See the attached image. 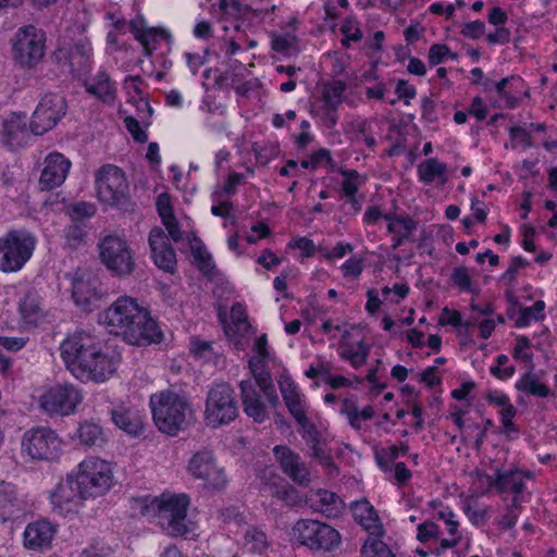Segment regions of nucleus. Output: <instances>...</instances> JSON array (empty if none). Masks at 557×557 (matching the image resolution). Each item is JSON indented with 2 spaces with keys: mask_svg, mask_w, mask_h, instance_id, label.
<instances>
[{
  "mask_svg": "<svg viewBox=\"0 0 557 557\" xmlns=\"http://www.w3.org/2000/svg\"><path fill=\"white\" fill-rule=\"evenodd\" d=\"M238 83L239 76L236 73L231 71H219L214 76L212 87H216L219 89L234 88L238 95L244 96L247 92V88L245 87V84L238 85Z\"/></svg>",
  "mask_w": 557,
  "mask_h": 557,
  "instance_id": "nucleus-51",
  "label": "nucleus"
},
{
  "mask_svg": "<svg viewBox=\"0 0 557 557\" xmlns=\"http://www.w3.org/2000/svg\"><path fill=\"white\" fill-rule=\"evenodd\" d=\"M532 343L527 335H517L512 349V358L517 361L531 362L533 354L530 351Z\"/></svg>",
  "mask_w": 557,
  "mask_h": 557,
  "instance_id": "nucleus-58",
  "label": "nucleus"
},
{
  "mask_svg": "<svg viewBox=\"0 0 557 557\" xmlns=\"http://www.w3.org/2000/svg\"><path fill=\"white\" fill-rule=\"evenodd\" d=\"M238 417L235 393L227 383H215L206 399L205 421L211 428L227 425Z\"/></svg>",
  "mask_w": 557,
  "mask_h": 557,
  "instance_id": "nucleus-8",
  "label": "nucleus"
},
{
  "mask_svg": "<svg viewBox=\"0 0 557 557\" xmlns=\"http://www.w3.org/2000/svg\"><path fill=\"white\" fill-rule=\"evenodd\" d=\"M86 224L73 223L64 230L66 245L77 248L85 243L87 237Z\"/></svg>",
  "mask_w": 557,
  "mask_h": 557,
  "instance_id": "nucleus-57",
  "label": "nucleus"
},
{
  "mask_svg": "<svg viewBox=\"0 0 557 557\" xmlns=\"http://www.w3.org/2000/svg\"><path fill=\"white\" fill-rule=\"evenodd\" d=\"M369 354V345L363 341H359L356 344L343 348L339 356L343 360L348 361L354 369H359L367 362Z\"/></svg>",
  "mask_w": 557,
  "mask_h": 557,
  "instance_id": "nucleus-45",
  "label": "nucleus"
},
{
  "mask_svg": "<svg viewBox=\"0 0 557 557\" xmlns=\"http://www.w3.org/2000/svg\"><path fill=\"white\" fill-rule=\"evenodd\" d=\"M341 191L344 197L355 196L358 194L362 182L360 181V173L354 169H342Z\"/></svg>",
  "mask_w": 557,
  "mask_h": 557,
  "instance_id": "nucleus-50",
  "label": "nucleus"
},
{
  "mask_svg": "<svg viewBox=\"0 0 557 557\" xmlns=\"http://www.w3.org/2000/svg\"><path fill=\"white\" fill-rule=\"evenodd\" d=\"M101 290L95 282L85 280H74L72 285V298L76 306L84 311L91 312L99 306Z\"/></svg>",
  "mask_w": 557,
  "mask_h": 557,
  "instance_id": "nucleus-34",
  "label": "nucleus"
},
{
  "mask_svg": "<svg viewBox=\"0 0 557 557\" xmlns=\"http://www.w3.org/2000/svg\"><path fill=\"white\" fill-rule=\"evenodd\" d=\"M148 243L156 267L166 273H174L177 263L176 252L163 228L152 227L149 232Z\"/></svg>",
  "mask_w": 557,
  "mask_h": 557,
  "instance_id": "nucleus-17",
  "label": "nucleus"
},
{
  "mask_svg": "<svg viewBox=\"0 0 557 557\" xmlns=\"http://www.w3.org/2000/svg\"><path fill=\"white\" fill-rule=\"evenodd\" d=\"M333 162L331 151L327 148H319L300 161V168L314 172L322 166L333 165Z\"/></svg>",
  "mask_w": 557,
  "mask_h": 557,
  "instance_id": "nucleus-49",
  "label": "nucleus"
},
{
  "mask_svg": "<svg viewBox=\"0 0 557 557\" xmlns=\"http://www.w3.org/2000/svg\"><path fill=\"white\" fill-rule=\"evenodd\" d=\"M111 414L113 423L125 433L133 436H138L143 433L144 422L141 418L131 409H113Z\"/></svg>",
  "mask_w": 557,
  "mask_h": 557,
  "instance_id": "nucleus-39",
  "label": "nucleus"
},
{
  "mask_svg": "<svg viewBox=\"0 0 557 557\" xmlns=\"http://www.w3.org/2000/svg\"><path fill=\"white\" fill-rule=\"evenodd\" d=\"M484 476L490 488H495L499 494L510 492L512 495H522L527 490L525 482L519 476V468L507 471L496 470L495 475L479 474Z\"/></svg>",
  "mask_w": 557,
  "mask_h": 557,
  "instance_id": "nucleus-31",
  "label": "nucleus"
},
{
  "mask_svg": "<svg viewBox=\"0 0 557 557\" xmlns=\"http://www.w3.org/2000/svg\"><path fill=\"white\" fill-rule=\"evenodd\" d=\"M458 55L446 44H433L429 48L428 62L430 66H437L446 60H457Z\"/></svg>",
  "mask_w": 557,
  "mask_h": 557,
  "instance_id": "nucleus-55",
  "label": "nucleus"
},
{
  "mask_svg": "<svg viewBox=\"0 0 557 557\" xmlns=\"http://www.w3.org/2000/svg\"><path fill=\"white\" fill-rule=\"evenodd\" d=\"M446 173L447 164L438 161L436 158L425 159L417 166L418 180L425 185L432 184L436 178L442 184H445L447 182Z\"/></svg>",
  "mask_w": 557,
  "mask_h": 557,
  "instance_id": "nucleus-38",
  "label": "nucleus"
},
{
  "mask_svg": "<svg viewBox=\"0 0 557 557\" xmlns=\"http://www.w3.org/2000/svg\"><path fill=\"white\" fill-rule=\"evenodd\" d=\"M346 88V83L339 79L325 84L321 96V109L338 110L343 102Z\"/></svg>",
  "mask_w": 557,
  "mask_h": 557,
  "instance_id": "nucleus-41",
  "label": "nucleus"
},
{
  "mask_svg": "<svg viewBox=\"0 0 557 557\" xmlns=\"http://www.w3.org/2000/svg\"><path fill=\"white\" fill-rule=\"evenodd\" d=\"M63 441L50 426L37 425L22 436L21 451L32 461L53 462L62 455Z\"/></svg>",
  "mask_w": 557,
  "mask_h": 557,
  "instance_id": "nucleus-7",
  "label": "nucleus"
},
{
  "mask_svg": "<svg viewBox=\"0 0 557 557\" xmlns=\"http://www.w3.org/2000/svg\"><path fill=\"white\" fill-rule=\"evenodd\" d=\"M409 453V445L406 442H401L399 445H391L387 448L376 454L375 459L381 471L384 473L392 472L393 463L399 457L407 456Z\"/></svg>",
  "mask_w": 557,
  "mask_h": 557,
  "instance_id": "nucleus-43",
  "label": "nucleus"
},
{
  "mask_svg": "<svg viewBox=\"0 0 557 557\" xmlns=\"http://www.w3.org/2000/svg\"><path fill=\"white\" fill-rule=\"evenodd\" d=\"M187 472L194 480L202 481L203 487L208 491L222 492L227 487L226 471L218 465L210 449H201L193 454L188 460Z\"/></svg>",
  "mask_w": 557,
  "mask_h": 557,
  "instance_id": "nucleus-11",
  "label": "nucleus"
},
{
  "mask_svg": "<svg viewBox=\"0 0 557 557\" xmlns=\"http://www.w3.org/2000/svg\"><path fill=\"white\" fill-rule=\"evenodd\" d=\"M214 8L219 16L225 20L236 18L242 14L239 0H219Z\"/></svg>",
  "mask_w": 557,
  "mask_h": 557,
  "instance_id": "nucleus-60",
  "label": "nucleus"
},
{
  "mask_svg": "<svg viewBox=\"0 0 557 557\" xmlns=\"http://www.w3.org/2000/svg\"><path fill=\"white\" fill-rule=\"evenodd\" d=\"M299 20L297 16H290L286 22L285 30L274 35L272 38V48L276 52L288 53L297 49L299 39L297 37Z\"/></svg>",
  "mask_w": 557,
  "mask_h": 557,
  "instance_id": "nucleus-36",
  "label": "nucleus"
},
{
  "mask_svg": "<svg viewBox=\"0 0 557 557\" xmlns=\"http://www.w3.org/2000/svg\"><path fill=\"white\" fill-rule=\"evenodd\" d=\"M252 376L256 388L262 392L263 397L271 407L276 408L280 404V399L269 369L256 372Z\"/></svg>",
  "mask_w": 557,
  "mask_h": 557,
  "instance_id": "nucleus-44",
  "label": "nucleus"
},
{
  "mask_svg": "<svg viewBox=\"0 0 557 557\" xmlns=\"http://www.w3.org/2000/svg\"><path fill=\"white\" fill-rule=\"evenodd\" d=\"M293 532L297 542L312 552H332L342 540L336 529L313 519L298 520Z\"/></svg>",
  "mask_w": 557,
  "mask_h": 557,
  "instance_id": "nucleus-10",
  "label": "nucleus"
},
{
  "mask_svg": "<svg viewBox=\"0 0 557 557\" xmlns=\"http://www.w3.org/2000/svg\"><path fill=\"white\" fill-rule=\"evenodd\" d=\"M300 132L293 135L295 147L304 151L314 140V135L311 132V124L308 120H302L299 124Z\"/></svg>",
  "mask_w": 557,
  "mask_h": 557,
  "instance_id": "nucleus-62",
  "label": "nucleus"
},
{
  "mask_svg": "<svg viewBox=\"0 0 557 557\" xmlns=\"http://www.w3.org/2000/svg\"><path fill=\"white\" fill-rule=\"evenodd\" d=\"M450 282L453 285L458 287L459 293H478V289L473 285L471 275L465 265H458L453 269Z\"/></svg>",
  "mask_w": 557,
  "mask_h": 557,
  "instance_id": "nucleus-52",
  "label": "nucleus"
},
{
  "mask_svg": "<svg viewBox=\"0 0 557 557\" xmlns=\"http://www.w3.org/2000/svg\"><path fill=\"white\" fill-rule=\"evenodd\" d=\"M515 388L527 396L537 398H547L553 395L549 386L541 382L537 375L532 371L524 372L519 380L516 381Z\"/></svg>",
  "mask_w": 557,
  "mask_h": 557,
  "instance_id": "nucleus-37",
  "label": "nucleus"
},
{
  "mask_svg": "<svg viewBox=\"0 0 557 557\" xmlns=\"http://www.w3.org/2000/svg\"><path fill=\"white\" fill-rule=\"evenodd\" d=\"M284 404L294 418L300 430L304 432V437L308 442H312V448L314 449V454L317 453V444L319 443V431L315 424L308 418L306 411V400L302 398V394L297 395V397L288 398L284 400Z\"/></svg>",
  "mask_w": 557,
  "mask_h": 557,
  "instance_id": "nucleus-26",
  "label": "nucleus"
},
{
  "mask_svg": "<svg viewBox=\"0 0 557 557\" xmlns=\"http://www.w3.org/2000/svg\"><path fill=\"white\" fill-rule=\"evenodd\" d=\"M152 420L157 429L169 436H176L188 425L193 413L187 397L170 388L153 393L149 398Z\"/></svg>",
  "mask_w": 557,
  "mask_h": 557,
  "instance_id": "nucleus-3",
  "label": "nucleus"
},
{
  "mask_svg": "<svg viewBox=\"0 0 557 557\" xmlns=\"http://www.w3.org/2000/svg\"><path fill=\"white\" fill-rule=\"evenodd\" d=\"M71 169V161L60 152H51L45 159L39 185L42 190L59 187L65 181Z\"/></svg>",
  "mask_w": 557,
  "mask_h": 557,
  "instance_id": "nucleus-23",
  "label": "nucleus"
},
{
  "mask_svg": "<svg viewBox=\"0 0 557 557\" xmlns=\"http://www.w3.org/2000/svg\"><path fill=\"white\" fill-rule=\"evenodd\" d=\"M88 498L82 493L74 482L73 475L66 474V478L60 481L50 493V503L55 513L62 517L77 513Z\"/></svg>",
  "mask_w": 557,
  "mask_h": 557,
  "instance_id": "nucleus-16",
  "label": "nucleus"
},
{
  "mask_svg": "<svg viewBox=\"0 0 557 557\" xmlns=\"http://www.w3.org/2000/svg\"><path fill=\"white\" fill-rule=\"evenodd\" d=\"M461 510L475 528L484 525L487 521V510L485 508H475L471 500L465 502L461 506Z\"/></svg>",
  "mask_w": 557,
  "mask_h": 557,
  "instance_id": "nucleus-61",
  "label": "nucleus"
},
{
  "mask_svg": "<svg viewBox=\"0 0 557 557\" xmlns=\"http://www.w3.org/2000/svg\"><path fill=\"white\" fill-rule=\"evenodd\" d=\"M99 322L104 324L111 334L122 336L131 345L146 346L160 343L163 338V333L149 310L128 296L119 297L103 310L99 314Z\"/></svg>",
  "mask_w": 557,
  "mask_h": 557,
  "instance_id": "nucleus-1",
  "label": "nucleus"
},
{
  "mask_svg": "<svg viewBox=\"0 0 557 557\" xmlns=\"http://www.w3.org/2000/svg\"><path fill=\"white\" fill-rule=\"evenodd\" d=\"M97 212L94 203L79 201L67 208V214L73 223L86 224V220L92 218Z\"/></svg>",
  "mask_w": 557,
  "mask_h": 557,
  "instance_id": "nucleus-54",
  "label": "nucleus"
},
{
  "mask_svg": "<svg viewBox=\"0 0 557 557\" xmlns=\"http://www.w3.org/2000/svg\"><path fill=\"white\" fill-rule=\"evenodd\" d=\"M61 358L72 372L86 374L96 382H104L116 370L112 356L102 351L91 334L77 331L69 335L60 346Z\"/></svg>",
  "mask_w": 557,
  "mask_h": 557,
  "instance_id": "nucleus-2",
  "label": "nucleus"
},
{
  "mask_svg": "<svg viewBox=\"0 0 557 557\" xmlns=\"http://www.w3.org/2000/svg\"><path fill=\"white\" fill-rule=\"evenodd\" d=\"M57 525L48 519L29 522L23 532V544L28 550L42 552L51 547Z\"/></svg>",
  "mask_w": 557,
  "mask_h": 557,
  "instance_id": "nucleus-22",
  "label": "nucleus"
},
{
  "mask_svg": "<svg viewBox=\"0 0 557 557\" xmlns=\"http://www.w3.org/2000/svg\"><path fill=\"white\" fill-rule=\"evenodd\" d=\"M79 82L89 96L104 103H111L115 99V83L106 71L100 70L92 77L87 75Z\"/></svg>",
  "mask_w": 557,
  "mask_h": 557,
  "instance_id": "nucleus-29",
  "label": "nucleus"
},
{
  "mask_svg": "<svg viewBox=\"0 0 557 557\" xmlns=\"http://www.w3.org/2000/svg\"><path fill=\"white\" fill-rule=\"evenodd\" d=\"M18 323L24 330L38 327L46 321L42 298L36 292H27L18 301Z\"/></svg>",
  "mask_w": 557,
  "mask_h": 557,
  "instance_id": "nucleus-24",
  "label": "nucleus"
},
{
  "mask_svg": "<svg viewBox=\"0 0 557 557\" xmlns=\"http://www.w3.org/2000/svg\"><path fill=\"white\" fill-rule=\"evenodd\" d=\"M190 497L185 493H162L153 497L150 506L154 509L160 527L171 536H184L191 531L187 519Z\"/></svg>",
  "mask_w": 557,
  "mask_h": 557,
  "instance_id": "nucleus-5",
  "label": "nucleus"
},
{
  "mask_svg": "<svg viewBox=\"0 0 557 557\" xmlns=\"http://www.w3.org/2000/svg\"><path fill=\"white\" fill-rule=\"evenodd\" d=\"M232 325H225L224 332L227 337L238 336L246 333L250 327L246 306L242 302H234L230 311Z\"/></svg>",
  "mask_w": 557,
  "mask_h": 557,
  "instance_id": "nucleus-40",
  "label": "nucleus"
},
{
  "mask_svg": "<svg viewBox=\"0 0 557 557\" xmlns=\"http://www.w3.org/2000/svg\"><path fill=\"white\" fill-rule=\"evenodd\" d=\"M308 502L314 511L321 512L327 518L339 517L345 506L336 493L324 488L311 492Z\"/></svg>",
  "mask_w": 557,
  "mask_h": 557,
  "instance_id": "nucleus-33",
  "label": "nucleus"
},
{
  "mask_svg": "<svg viewBox=\"0 0 557 557\" xmlns=\"http://www.w3.org/2000/svg\"><path fill=\"white\" fill-rule=\"evenodd\" d=\"M102 435V428L94 422L85 421L77 429L79 443L87 447L100 446L103 442Z\"/></svg>",
  "mask_w": 557,
  "mask_h": 557,
  "instance_id": "nucleus-47",
  "label": "nucleus"
},
{
  "mask_svg": "<svg viewBox=\"0 0 557 557\" xmlns=\"http://www.w3.org/2000/svg\"><path fill=\"white\" fill-rule=\"evenodd\" d=\"M194 263L205 276H211L215 273V263L205 245L199 242L198 245L191 247Z\"/></svg>",
  "mask_w": 557,
  "mask_h": 557,
  "instance_id": "nucleus-48",
  "label": "nucleus"
},
{
  "mask_svg": "<svg viewBox=\"0 0 557 557\" xmlns=\"http://www.w3.org/2000/svg\"><path fill=\"white\" fill-rule=\"evenodd\" d=\"M240 397L244 412L257 423L264 422L269 414L264 403L261 400V391L256 388L251 380H244L239 383Z\"/></svg>",
  "mask_w": 557,
  "mask_h": 557,
  "instance_id": "nucleus-27",
  "label": "nucleus"
},
{
  "mask_svg": "<svg viewBox=\"0 0 557 557\" xmlns=\"http://www.w3.org/2000/svg\"><path fill=\"white\" fill-rule=\"evenodd\" d=\"M273 454L282 471L296 484L305 486L311 481L310 471L299 454L286 445H276Z\"/></svg>",
  "mask_w": 557,
  "mask_h": 557,
  "instance_id": "nucleus-18",
  "label": "nucleus"
},
{
  "mask_svg": "<svg viewBox=\"0 0 557 557\" xmlns=\"http://www.w3.org/2000/svg\"><path fill=\"white\" fill-rule=\"evenodd\" d=\"M30 132L26 113L12 112L3 120L0 141L8 149L15 150L26 145Z\"/></svg>",
  "mask_w": 557,
  "mask_h": 557,
  "instance_id": "nucleus-19",
  "label": "nucleus"
},
{
  "mask_svg": "<svg viewBox=\"0 0 557 557\" xmlns=\"http://www.w3.org/2000/svg\"><path fill=\"white\" fill-rule=\"evenodd\" d=\"M500 88L497 97L504 101L505 108L517 109L524 97H529V87L519 75H510L500 79Z\"/></svg>",
  "mask_w": 557,
  "mask_h": 557,
  "instance_id": "nucleus-32",
  "label": "nucleus"
},
{
  "mask_svg": "<svg viewBox=\"0 0 557 557\" xmlns=\"http://www.w3.org/2000/svg\"><path fill=\"white\" fill-rule=\"evenodd\" d=\"M386 232L391 237L392 250H397L406 243H413V233L418 228V221L409 214L387 212L385 216Z\"/></svg>",
  "mask_w": 557,
  "mask_h": 557,
  "instance_id": "nucleus-21",
  "label": "nucleus"
},
{
  "mask_svg": "<svg viewBox=\"0 0 557 557\" xmlns=\"http://www.w3.org/2000/svg\"><path fill=\"white\" fill-rule=\"evenodd\" d=\"M99 257L113 275L126 276L135 269L134 251L128 242L117 235H108L101 239Z\"/></svg>",
  "mask_w": 557,
  "mask_h": 557,
  "instance_id": "nucleus-12",
  "label": "nucleus"
},
{
  "mask_svg": "<svg viewBox=\"0 0 557 557\" xmlns=\"http://www.w3.org/2000/svg\"><path fill=\"white\" fill-rule=\"evenodd\" d=\"M25 513V503L18 497L16 486L10 482L0 481V521L14 522Z\"/></svg>",
  "mask_w": 557,
  "mask_h": 557,
  "instance_id": "nucleus-25",
  "label": "nucleus"
},
{
  "mask_svg": "<svg viewBox=\"0 0 557 557\" xmlns=\"http://www.w3.org/2000/svg\"><path fill=\"white\" fill-rule=\"evenodd\" d=\"M245 545L253 554L262 555L270 546L268 535L260 528L251 525L248 527L244 535Z\"/></svg>",
  "mask_w": 557,
  "mask_h": 557,
  "instance_id": "nucleus-46",
  "label": "nucleus"
},
{
  "mask_svg": "<svg viewBox=\"0 0 557 557\" xmlns=\"http://www.w3.org/2000/svg\"><path fill=\"white\" fill-rule=\"evenodd\" d=\"M131 32L135 39L140 42L144 49V55L150 58L158 49L161 41L171 44V34L162 28L140 26L138 22H131Z\"/></svg>",
  "mask_w": 557,
  "mask_h": 557,
  "instance_id": "nucleus-30",
  "label": "nucleus"
},
{
  "mask_svg": "<svg viewBox=\"0 0 557 557\" xmlns=\"http://www.w3.org/2000/svg\"><path fill=\"white\" fill-rule=\"evenodd\" d=\"M350 509L356 523L370 535L381 536L383 534V524L379 513L367 498L354 502Z\"/></svg>",
  "mask_w": 557,
  "mask_h": 557,
  "instance_id": "nucleus-28",
  "label": "nucleus"
},
{
  "mask_svg": "<svg viewBox=\"0 0 557 557\" xmlns=\"http://www.w3.org/2000/svg\"><path fill=\"white\" fill-rule=\"evenodd\" d=\"M286 248L288 250H299V255L297 257L298 260L302 261L305 259L312 258L315 255V244L313 239L308 236H296L293 237L287 244Z\"/></svg>",
  "mask_w": 557,
  "mask_h": 557,
  "instance_id": "nucleus-53",
  "label": "nucleus"
},
{
  "mask_svg": "<svg viewBox=\"0 0 557 557\" xmlns=\"http://www.w3.org/2000/svg\"><path fill=\"white\" fill-rule=\"evenodd\" d=\"M339 32L343 35L341 44L345 48H349L351 42H358L362 39V32L360 27L350 18H346L342 23Z\"/></svg>",
  "mask_w": 557,
  "mask_h": 557,
  "instance_id": "nucleus-56",
  "label": "nucleus"
},
{
  "mask_svg": "<svg viewBox=\"0 0 557 557\" xmlns=\"http://www.w3.org/2000/svg\"><path fill=\"white\" fill-rule=\"evenodd\" d=\"M517 414V408L509 404L508 406L502 408L499 410V420L503 426V431L506 434H511L518 432V428L513 422V419Z\"/></svg>",
  "mask_w": 557,
  "mask_h": 557,
  "instance_id": "nucleus-63",
  "label": "nucleus"
},
{
  "mask_svg": "<svg viewBox=\"0 0 557 557\" xmlns=\"http://www.w3.org/2000/svg\"><path fill=\"white\" fill-rule=\"evenodd\" d=\"M338 413L347 419L351 429L360 431L362 429V421L371 420L375 412L371 405L359 409L355 398L346 397L342 400Z\"/></svg>",
  "mask_w": 557,
  "mask_h": 557,
  "instance_id": "nucleus-35",
  "label": "nucleus"
},
{
  "mask_svg": "<svg viewBox=\"0 0 557 557\" xmlns=\"http://www.w3.org/2000/svg\"><path fill=\"white\" fill-rule=\"evenodd\" d=\"M46 33L34 25H26L15 33L12 40L13 60L23 69H33L46 54Z\"/></svg>",
  "mask_w": 557,
  "mask_h": 557,
  "instance_id": "nucleus-9",
  "label": "nucleus"
},
{
  "mask_svg": "<svg viewBox=\"0 0 557 557\" xmlns=\"http://www.w3.org/2000/svg\"><path fill=\"white\" fill-rule=\"evenodd\" d=\"M71 474L88 499L106 495L114 484L112 463L99 457H86Z\"/></svg>",
  "mask_w": 557,
  "mask_h": 557,
  "instance_id": "nucleus-6",
  "label": "nucleus"
},
{
  "mask_svg": "<svg viewBox=\"0 0 557 557\" xmlns=\"http://www.w3.org/2000/svg\"><path fill=\"white\" fill-rule=\"evenodd\" d=\"M277 384L283 397V400H287L289 397H297L301 394L298 384L292 379L288 373H282L277 380Z\"/></svg>",
  "mask_w": 557,
  "mask_h": 557,
  "instance_id": "nucleus-64",
  "label": "nucleus"
},
{
  "mask_svg": "<svg viewBox=\"0 0 557 557\" xmlns=\"http://www.w3.org/2000/svg\"><path fill=\"white\" fill-rule=\"evenodd\" d=\"M546 304L542 299H537L530 307H522L519 310V315L515 321L517 329H525L532 322H543L546 319Z\"/></svg>",
  "mask_w": 557,
  "mask_h": 557,
  "instance_id": "nucleus-42",
  "label": "nucleus"
},
{
  "mask_svg": "<svg viewBox=\"0 0 557 557\" xmlns=\"http://www.w3.org/2000/svg\"><path fill=\"white\" fill-rule=\"evenodd\" d=\"M58 59L64 58L71 74L78 82L89 75L92 64V48L88 42L78 40L69 49H59Z\"/></svg>",
  "mask_w": 557,
  "mask_h": 557,
  "instance_id": "nucleus-20",
  "label": "nucleus"
},
{
  "mask_svg": "<svg viewBox=\"0 0 557 557\" xmlns=\"http://www.w3.org/2000/svg\"><path fill=\"white\" fill-rule=\"evenodd\" d=\"M67 103L55 92L45 94L33 112L29 127L33 134L44 135L51 131L65 115Z\"/></svg>",
  "mask_w": 557,
  "mask_h": 557,
  "instance_id": "nucleus-14",
  "label": "nucleus"
},
{
  "mask_svg": "<svg viewBox=\"0 0 557 557\" xmlns=\"http://www.w3.org/2000/svg\"><path fill=\"white\" fill-rule=\"evenodd\" d=\"M83 396L72 384L50 386L39 398V406L49 416H70L82 403Z\"/></svg>",
  "mask_w": 557,
  "mask_h": 557,
  "instance_id": "nucleus-15",
  "label": "nucleus"
},
{
  "mask_svg": "<svg viewBox=\"0 0 557 557\" xmlns=\"http://www.w3.org/2000/svg\"><path fill=\"white\" fill-rule=\"evenodd\" d=\"M37 244L36 235L25 227H12L0 235V272L22 271L32 260Z\"/></svg>",
  "mask_w": 557,
  "mask_h": 557,
  "instance_id": "nucleus-4",
  "label": "nucleus"
},
{
  "mask_svg": "<svg viewBox=\"0 0 557 557\" xmlns=\"http://www.w3.org/2000/svg\"><path fill=\"white\" fill-rule=\"evenodd\" d=\"M362 553L368 557H395L387 544L376 537L363 544Z\"/></svg>",
  "mask_w": 557,
  "mask_h": 557,
  "instance_id": "nucleus-59",
  "label": "nucleus"
},
{
  "mask_svg": "<svg viewBox=\"0 0 557 557\" xmlns=\"http://www.w3.org/2000/svg\"><path fill=\"white\" fill-rule=\"evenodd\" d=\"M97 197L100 202L114 207L123 202L128 191L124 172L116 165L104 164L95 177Z\"/></svg>",
  "mask_w": 557,
  "mask_h": 557,
  "instance_id": "nucleus-13",
  "label": "nucleus"
}]
</instances>
